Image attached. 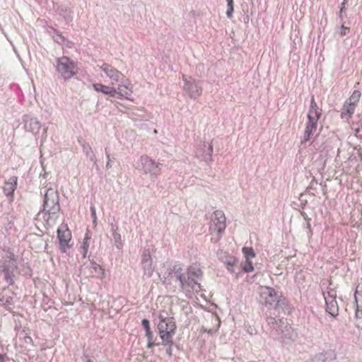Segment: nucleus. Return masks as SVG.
Returning a JSON list of instances; mask_svg holds the SVG:
<instances>
[{"label": "nucleus", "mask_w": 362, "mask_h": 362, "mask_svg": "<svg viewBox=\"0 0 362 362\" xmlns=\"http://www.w3.org/2000/svg\"><path fill=\"white\" fill-rule=\"evenodd\" d=\"M5 255L0 259V272L4 274L5 281L13 285L16 274H18L17 256L10 250H4Z\"/></svg>", "instance_id": "obj_1"}, {"label": "nucleus", "mask_w": 362, "mask_h": 362, "mask_svg": "<svg viewBox=\"0 0 362 362\" xmlns=\"http://www.w3.org/2000/svg\"><path fill=\"white\" fill-rule=\"evenodd\" d=\"M159 319L158 334L163 344L171 346L173 344V338L177 329L175 319L173 317H164L162 315H160Z\"/></svg>", "instance_id": "obj_2"}, {"label": "nucleus", "mask_w": 362, "mask_h": 362, "mask_svg": "<svg viewBox=\"0 0 362 362\" xmlns=\"http://www.w3.org/2000/svg\"><path fill=\"white\" fill-rule=\"evenodd\" d=\"M226 227V216L222 211H214L211 218L209 232L216 241H218Z\"/></svg>", "instance_id": "obj_3"}, {"label": "nucleus", "mask_w": 362, "mask_h": 362, "mask_svg": "<svg viewBox=\"0 0 362 362\" xmlns=\"http://www.w3.org/2000/svg\"><path fill=\"white\" fill-rule=\"evenodd\" d=\"M57 71L64 78H70L76 74V67L66 57L58 59Z\"/></svg>", "instance_id": "obj_4"}, {"label": "nucleus", "mask_w": 362, "mask_h": 362, "mask_svg": "<svg viewBox=\"0 0 362 362\" xmlns=\"http://www.w3.org/2000/svg\"><path fill=\"white\" fill-rule=\"evenodd\" d=\"M57 238L59 242L60 249L63 252H66V250L71 247L69 243L71 240V232L69 229L67 225H62L57 229Z\"/></svg>", "instance_id": "obj_5"}, {"label": "nucleus", "mask_w": 362, "mask_h": 362, "mask_svg": "<svg viewBox=\"0 0 362 362\" xmlns=\"http://www.w3.org/2000/svg\"><path fill=\"white\" fill-rule=\"evenodd\" d=\"M141 160L146 173H150L154 175L160 174V163H156L154 160L148 156H142Z\"/></svg>", "instance_id": "obj_6"}, {"label": "nucleus", "mask_w": 362, "mask_h": 362, "mask_svg": "<svg viewBox=\"0 0 362 362\" xmlns=\"http://www.w3.org/2000/svg\"><path fill=\"white\" fill-rule=\"evenodd\" d=\"M100 69L112 81V83H118L125 78L122 73L107 63H103Z\"/></svg>", "instance_id": "obj_7"}, {"label": "nucleus", "mask_w": 362, "mask_h": 362, "mask_svg": "<svg viewBox=\"0 0 362 362\" xmlns=\"http://www.w3.org/2000/svg\"><path fill=\"white\" fill-rule=\"evenodd\" d=\"M119 82H122L121 84L118 85L117 89V95L119 98H124L127 100H132L129 98L133 93V86L131 81L127 78H124Z\"/></svg>", "instance_id": "obj_8"}, {"label": "nucleus", "mask_w": 362, "mask_h": 362, "mask_svg": "<svg viewBox=\"0 0 362 362\" xmlns=\"http://www.w3.org/2000/svg\"><path fill=\"white\" fill-rule=\"evenodd\" d=\"M60 210V206L57 200L50 201L47 195H45L43 213L48 214L50 218L56 216Z\"/></svg>", "instance_id": "obj_9"}, {"label": "nucleus", "mask_w": 362, "mask_h": 362, "mask_svg": "<svg viewBox=\"0 0 362 362\" xmlns=\"http://www.w3.org/2000/svg\"><path fill=\"white\" fill-rule=\"evenodd\" d=\"M354 299L356 303V317L362 319V283L356 286Z\"/></svg>", "instance_id": "obj_10"}, {"label": "nucleus", "mask_w": 362, "mask_h": 362, "mask_svg": "<svg viewBox=\"0 0 362 362\" xmlns=\"http://www.w3.org/2000/svg\"><path fill=\"white\" fill-rule=\"evenodd\" d=\"M93 87L97 92H101L105 95L112 97L117 95V89L113 86H109L102 83H93Z\"/></svg>", "instance_id": "obj_11"}, {"label": "nucleus", "mask_w": 362, "mask_h": 362, "mask_svg": "<svg viewBox=\"0 0 362 362\" xmlns=\"http://www.w3.org/2000/svg\"><path fill=\"white\" fill-rule=\"evenodd\" d=\"M17 180V177L13 176L5 182L3 189L6 196H13V192L16 189Z\"/></svg>", "instance_id": "obj_12"}, {"label": "nucleus", "mask_w": 362, "mask_h": 362, "mask_svg": "<svg viewBox=\"0 0 362 362\" xmlns=\"http://www.w3.org/2000/svg\"><path fill=\"white\" fill-rule=\"evenodd\" d=\"M356 106L357 105L345 102L343 105V111L341 114V117L346 120L351 119L355 112Z\"/></svg>", "instance_id": "obj_13"}, {"label": "nucleus", "mask_w": 362, "mask_h": 362, "mask_svg": "<svg viewBox=\"0 0 362 362\" xmlns=\"http://www.w3.org/2000/svg\"><path fill=\"white\" fill-rule=\"evenodd\" d=\"M262 295H265V304L272 305L276 300V292L275 290L270 287H265L262 292Z\"/></svg>", "instance_id": "obj_14"}, {"label": "nucleus", "mask_w": 362, "mask_h": 362, "mask_svg": "<svg viewBox=\"0 0 362 362\" xmlns=\"http://www.w3.org/2000/svg\"><path fill=\"white\" fill-rule=\"evenodd\" d=\"M321 110L319 109L317 103L315 101L314 97H312L310 107L308 112V116L320 119L321 116Z\"/></svg>", "instance_id": "obj_15"}, {"label": "nucleus", "mask_w": 362, "mask_h": 362, "mask_svg": "<svg viewBox=\"0 0 362 362\" xmlns=\"http://www.w3.org/2000/svg\"><path fill=\"white\" fill-rule=\"evenodd\" d=\"M317 124H312L307 122L305 132H304V136H303V141H308L310 140V136L313 134V133L317 129Z\"/></svg>", "instance_id": "obj_16"}, {"label": "nucleus", "mask_w": 362, "mask_h": 362, "mask_svg": "<svg viewBox=\"0 0 362 362\" xmlns=\"http://www.w3.org/2000/svg\"><path fill=\"white\" fill-rule=\"evenodd\" d=\"M152 258L149 250H145L142 255L141 264L144 269H151L152 266Z\"/></svg>", "instance_id": "obj_17"}, {"label": "nucleus", "mask_w": 362, "mask_h": 362, "mask_svg": "<svg viewBox=\"0 0 362 362\" xmlns=\"http://www.w3.org/2000/svg\"><path fill=\"white\" fill-rule=\"evenodd\" d=\"M326 310L332 316H337L338 315L339 309L336 300H332L329 303L327 302Z\"/></svg>", "instance_id": "obj_18"}, {"label": "nucleus", "mask_w": 362, "mask_h": 362, "mask_svg": "<svg viewBox=\"0 0 362 362\" xmlns=\"http://www.w3.org/2000/svg\"><path fill=\"white\" fill-rule=\"evenodd\" d=\"M361 95V92L359 90H354V92L351 93L349 98L346 102H348L351 104L357 105L358 103L360 100Z\"/></svg>", "instance_id": "obj_19"}, {"label": "nucleus", "mask_w": 362, "mask_h": 362, "mask_svg": "<svg viewBox=\"0 0 362 362\" xmlns=\"http://www.w3.org/2000/svg\"><path fill=\"white\" fill-rule=\"evenodd\" d=\"M245 259H250L255 257V252L252 247H243L242 249Z\"/></svg>", "instance_id": "obj_20"}, {"label": "nucleus", "mask_w": 362, "mask_h": 362, "mask_svg": "<svg viewBox=\"0 0 362 362\" xmlns=\"http://www.w3.org/2000/svg\"><path fill=\"white\" fill-rule=\"evenodd\" d=\"M211 321L214 322L216 323V327L213 329H209L208 332L212 334L214 332H216L217 329L220 327L221 321L219 317L216 315L211 314Z\"/></svg>", "instance_id": "obj_21"}, {"label": "nucleus", "mask_w": 362, "mask_h": 362, "mask_svg": "<svg viewBox=\"0 0 362 362\" xmlns=\"http://www.w3.org/2000/svg\"><path fill=\"white\" fill-rule=\"evenodd\" d=\"M243 269L245 272H250L254 270L252 263L249 259H245V262H243Z\"/></svg>", "instance_id": "obj_22"}, {"label": "nucleus", "mask_w": 362, "mask_h": 362, "mask_svg": "<svg viewBox=\"0 0 362 362\" xmlns=\"http://www.w3.org/2000/svg\"><path fill=\"white\" fill-rule=\"evenodd\" d=\"M227 2V11H226V15L227 16L230 18L233 16V13L234 11L233 8V0H226Z\"/></svg>", "instance_id": "obj_23"}, {"label": "nucleus", "mask_w": 362, "mask_h": 362, "mask_svg": "<svg viewBox=\"0 0 362 362\" xmlns=\"http://www.w3.org/2000/svg\"><path fill=\"white\" fill-rule=\"evenodd\" d=\"M145 332H146V336L148 339L147 347L151 348V347L154 346L156 344H154V342L153 341V332L151 331V329L147 330Z\"/></svg>", "instance_id": "obj_24"}, {"label": "nucleus", "mask_w": 362, "mask_h": 362, "mask_svg": "<svg viewBox=\"0 0 362 362\" xmlns=\"http://www.w3.org/2000/svg\"><path fill=\"white\" fill-rule=\"evenodd\" d=\"M95 272L98 273L99 277L103 279L105 277V272L103 269L98 264H94L93 267Z\"/></svg>", "instance_id": "obj_25"}, {"label": "nucleus", "mask_w": 362, "mask_h": 362, "mask_svg": "<svg viewBox=\"0 0 362 362\" xmlns=\"http://www.w3.org/2000/svg\"><path fill=\"white\" fill-rule=\"evenodd\" d=\"M141 324L145 329V332L151 329L149 321L147 319H144L141 322Z\"/></svg>", "instance_id": "obj_26"}, {"label": "nucleus", "mask_w": 362, "mask_h": 362, "mask_svg": "<svg viewBox=\"0 0 362 362\" xmlns=\"http://www.w3.org/2000/svg\"><path fill=\"white\" fill-rule=\"evenodd\" d=\"M177 278L178 279L180 280V283H181V286L182 288H185V284L187 283V281L185 279V278L184 276H182V275H178L177 276Z\"/></svg>", "instance_id": "obj_27"}, {"label": "nucleus", "mask_w": 362, "mask_h": 362, "mask_svg": "<svg viewBox=\"0 0 362 362\" xmlns=\"http://www.w3.org/2000/svg\"><path fill=\"white\" fill-rule=\"evenodd\" d=\"M318 120H319V119H317V118L308 116V122H307L317 124Z\"/></svg>", "instance_id": "obj_28"}, {"label": "nucleus", "mask_w": 362, "mask_h": 362, "mask_svg": "<svg viewBox=\"0 0 362 362\" xmlns=\"http://www.w3.org/2000/svg\"><path fill=\"white\" fill-rule=\"evenodd\" d=\"M90 239V237L88 235V234L86 235V237L84 238L83 242V248L87 250L88 247V240Z\"/></svg>", "instance_id": "obj_29"}, {"label": "nucleus", "mask_w": 362, "mask_h": 362, "mask_svg": "<svg viewBox=\"0 0 362 362\" xmlns=\"http://www.w3.org/2000/svg\"><path fill=\"white\" fill-rule=\"evenodd\" d=\"M90 210H91V215H92V217L94 218V219H96V211H95V208L94 206H91L90 207Z\"/></svg>", "instance_id": "obj_30"}, {"label": "nucleus", "mask_w": 362, "mask_h": 362, "mask_svg": "<svg viewBox=\"0 0 362 362\" xmlns=\"http://www.w3.org/2000/svg\"><path fill=\"white\" fill-rule=\"evenodd\" d=\"M346 1V0H344V1L342 3L341 11H340L341 12L345 8Z\"/></svg>", "instance_id": "obj_31"}, {"label": "nucleus", "mask_w": 362, "mask_h": 362, "mask_svg": "<svg viewBox=\"0 0 362 362\" xmlns=\"http://www.w3.org/2000/svg\"><path fill=\"white\" fill-rule=\"evenodd\" d=\"M87 362H93L90 359H88Z\"/></svg>", "instance_id": "obj_32"}, {"label": "nucleus", "mask_w": 362, "mask_h": 362, "mask_svg": "<svg viewBox=\"0 0 362 362\" xmlns=\"http://www.w3.org/2000/svg\"><path fill=\"white\" fill-rule=\"evenodd\" d=\"M343 33L342 35H346L345 30H343Z\"/></svg>", "instance_id": "obj_33"}, {"label": "nucleus", "mask_w": 362, "mask_h": 362, "mask_svg": "<svg viewBox=\"0 0 362 362\" xmlns=\"http://www.w3.org/2000/svg\"><path fill=\"white\" fill-rule=\"evenodd\" d=\"M343 33L342 35H346L345 30H343Z\"/></svg>", "instance_id": "obj_34"}]
</instances>
